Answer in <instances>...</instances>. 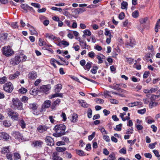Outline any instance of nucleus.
Segmentation results:
<instances>
[{"label": "nucleus", "mask_w": 160, "mask_h": 160, "mask_svg": "<svg viewBox=\"0 0 160 160\" xmlns=\"http://www.w3.org/2000/svg\"><path fill=\"white\" fill-rule=\"evenodd\" d=\"M146 112V109L145 108L143 109H140L138 110V112L141 114H143Z\"/></svg>", "instance_id": "48"}, {"label": "nucleus", "mask_w": 160, "mask_h": 160, "mask_svg": "<svg viewBox=\"0 0 160 160\" xmlns=\"http://www.w3.org/2000/svg\"><path fill=\"white\" fill-rule=\"evenodd\" d=\"M51 9L52 10L57 11H58L60 12H61L62 11V9L60 8H57L56 7H52Z\"/></svg>", "instance_id": "40"}, {"label": "nucleus", "mask_w": 160, "mask_h": 160, "mask_svg": "<svg viewBox=\"0 0 160 160\" xmlns=\"http://www.w3.org/2000/svg\"><path fill=\"white\" fill-rule=\"evenodd\" d=\"M3 124L6 127H9L11 125V123L10 122L7 120L4 121L3 122Z\"/></svg>", "instance_id": "41"}, {"label": "nucleus", "mask_w": 160, "mask_h": 160, "mask_svg": "<svg viewBox=\"0 0 160 160\" xmlns=\"http://www.w3.org/2000/svg\"><path fill=\"white\" fill-rule=\"evenodd\" d=\"M111 91H108L107 90H105L103 92L104 95L105 96H108L111 97H112V96L110 95V94L112 93Z\"/></svg>", "instance_id": "51"}, {"label": "nucleus", "mask_w": 160, "mask_h": 160, "mask_svg": "<svg viewBox=\"0 0 160 160\" xmlns=\"http://www.w3.org/2000/svg\"><path fill=\"white\" fill-rule=\"evenodd\" d=\"M51 87L50 85H47L42 86L40 88L41 92L48 94L49 93V91L50 90Z\"/></svg>", "instance_id": "8"}, {"label": "nucleus", "mask_w": 160, "mask_h": 160, "mask_svg": "<svg viewBox=\"0 0 160 160\" xmlns=\"http://www.w3.org/2000/svg\"><path fill=\"white\" fill-rule=\"evenodd\" d=\"M79 42L80 43V45L82 47H83V48H86V42H85L83 40H81V41Z\"/></svg>", "instance_id": "35"}, {"label": "nucleus", "mask_w": 160, "mask_h": 160, "mask_svg": "<svg viewBox=\"0 0 160 160\" xmlns=\"http://www.w3.org/2000/svg\"><path fill=\"white\" fill-rule=\"evenodd\" d=\"M29 30L31 32V35H38V33L36 31L35 28L32 26L31 28H30Z\"/></svg>", "instance_id": "23"}, {"label": "nucleus", "mask_w": 160, "mask_h": 160, "mask_svg": "<svg viewBox=\"0 0 160 160\" xmlns=\"http://www.w3.org/2000/svg\"><path fill=\"white\" fill-rule=\"evenodd\" d=\"M128 3L127 2L123 1L121 3V8L122 9H127Z\"/></svg>", "instance_id": "24"}, {"label": "nucleus", "mask_w": 160, "mask_h": 160, "mask_svg": "<svg viewBox=\"0 0 160 160\" xmlns=\"http://www.w3.org/2000/svg\"><path fill=\"white\" fill-rule=\"evenodd\" d=\"M4 90L7 92L10 93L13 89V87L11 82H8L5 83L3 86Z\"/></svg>", "instance_id": "6"}, {"label": "nucleus", "mask_w": 160, "mask_h": 160, "mask_svg": "<svg viewBox=\"0 0 160 160\" xmlns=\"http://www.w3.org/2000/svg\"><path fill=\"white\" fill-rule=\"evenodd\" d=\"M88 118H92V111L90 108H89L88 110Z\"/></svg>", "instance_id": "37"}, {"label": "nucleus", "mask_w": 160, "mask_h": 160, "mask_svg": "<svg viewBox=\"0 0 160 160\" xmlns=\"http://www.w3.org/2000/svg\"><path fill=\"white\" fill-rule=\"evenodd\" d=\"M84 34L87 36H90L91 35V32L89 30L86 29L83 32Z\"/></svg>", "instance_id": "43"}, {"label": "nucleus", "mask_w": 160, "mask_h": 160, "mask_svg": "<svg viewBox=\"0 0 160 160\" xmlns=\"http://www.w3.org/2000/svg\"><path fill=\"white\" fill-rule=\"evenodd\" d=\"M27 58V57L23 54L18 55L15 56L13 58L11 59L10 64L13 66L16 65L18 64L22 61H25Z\"/></svg>", "instance_id": "1"}, {"label": "nucleus", "mask_w": 160, "mask_h": 160, "mask_svg": "<svg viewBox=\"0 0 160 160\" xmlns=\"http://www.w3.org/2000/svg\"><path fill=\"white\" fill-rule=\"evenodd\" d=\"M8 114L12 119L15 120L18 119V114L17 112H14L12 111H8Z\"/></svg>", "instance_id": "9"}, {"label": "nucleus", "mask_w": 160, "mask_h": 160, "mask_svg": "<svg viewBox=\"0 0 160 160\" xmlns=\"http://www.w3.org/2000/svg\"><path fill=\"white\" fill-rule=\"evenodd\" d=\"M37 74L36 72H32L28 74V77L30 79H34L37 77Z\"/></svg>", "instance_id": "18"}, {"label": "nucleus", "mask_w": 160, "mask_h": 160, "mask_svg": "<svg viewBox=\"0 0 160 160\" xmlns=\"http://www.w3.org/2000/svg\"><path fill=\"white\" fill-rule=\"evenodd\" d=\"M78 118V116L77 114L75 113L73 114L72 117L71 121L73 122H76Z\"/></svg>", "instance_id": "26"}, {"label": "nucleus", "mask_w": 160, "mask_h": 160, "mask_svg": "<svg viewBox=\"0 0 160 160\" xmlns=\"http://www.w3.org/2000/svg\"><path fill=\"white\" fill-rule=\"evenodd\" d=\"M98 69V68L97 66L93 67V68L91 70V72L93 74H96L97 72V70Z\"/></svg>", "instance_id": "39"}, {"label": "nucleus", "mask_w": 160, "mask_h": 160, "mask_svg": "<svg viewBox=\"0 0 160 160\" xmlns=\"http://www.w3.org/2000/svg\"><path fill=\"white\" fill-rule=\"evenodd\" d=\"M38 44L40 46H44L45 45H46V42L42 41L41 38H39V39Z\"/></svg>", "instance_id": "36"}, {"label": "nucleus", "mask_w": 160, "mask_h": 160, "mask_svg": "<svg viewBox=\"0 0 160 160\" xmlns=\"http://www.w3.org/2000/svg\"><path fill=\"white\" fill-rule=\"evenodd\" d=\"M11 26L13 28H17L18 27L17 22H12L11 24Z\"/></svg>", "instance_id": "62"}, {"label": "nucleus", "mask_w": 160, "mask_h": 160, "mask_svg": "<svg viewBox=\"0 0 160 160\" xmlns=\"http://www.w3.org/2000/svg\"><path fill=\"white\" fill-rule=\"evenodd\" d=\"M52 160H62V158L58 156V153L56 152H53L52 155Z\"/></svg>", "instance_id": "14"}, {"label": "nucleus", "mask_w": 160, "mask_h": 160, "mask_svg": "<svg viewBox=\"0 0 160 160\" xmlns=\"http://www.w3.org/2000/svg\"><path fill=\"white\" fill-rule=\"evenodd\" d=\"M18 124L22 129L25 128L26 123L23 119L20 120Z\"/></svg>", "instance_id": "22"}, {"label": "nucleus", "mask_w": 160, "mask_h": 160, "mask_svg": "<svg viewBox=\"0 0 160 160\" xmlns=\"http://www.w3.org/2000/svg\"><path fill=\"white\" fill-rule=\"evenodd\" d=\"M6 81H7V78L6 77L4 76L2 78H0V84L4 83Z\"/></svg>", "instance_id": "42"}, {"label": "nucleus", "mask_w": 160, "mask_h": 160, "mask_svg": "<svg viewBox=\"0 0 160 160\" xmlns=\"http://www.w3.org/2000/svg\"><path fill=\"white\" fill-rule=\"evenodd\" d=\"M45 141L47 145L50 146H53L54 145V141L53 139L50 137L48 136L45 138Z\"/></svg>", "instance_id": "10"}, {"label": "nucleus", "mask_w": 160, "mask_h": 160, "mask_svg": "<svg viewBox=\"0 0 160 160\" xmlns=\"http://www.w3.org/2000/svg\"><path fill=\"white\" fill-rule=\"evenodd\" d=\"M95 132H93L91 135L88 136V139L89 140L91 141L92 139L93 138L95 137Z\"/></svg>", "instance_id": "59"}, {"label": "nucleus", "mask_w": 160, "mask_h": 160, "mask_svg": "<svg viewBox=\"0 0 160 160\" xmlns=\"http://www.w3.org/2000/svg\"><path fill=\"white\" fill-rule=\"evenodd\" d=\"M0 137L7 141L10 139V137L8 133L2 132L0 133Z\"/></svg>", "instance_id": "12"}, {"label": "nucleus", "mask_w": 160, "mask_h": 160, "mask_svg": "<svg viewBox=\"0 0 160 160\" xmlns=\"http://www.w3.org/2000/svg\"><path fill=\"white\" fill-rule=\"evenodd\" d=\"M51 105V101L50 100L45 101L42 104L43 108H49Z\"/></svg>", "instance_id": "17"}, {"label": "nucleus", "mask_w": 160, "mask_h": 160, "mask_svg": "<svg viewBox=\"0 0 160 160\" xmlns=\"http://www.w3.org/2000/svg\"><path fill=\"white\" fill-rule=\"evenodd\" d=\"M48 127L44 125H41L39 126L37 128V130L40 133L43 132L47 131Z\"/></svg>", "instance_id": "13"}, {"label": "nucleus", "mask_w": 160, "mask_h": 160, "mask_svg": "<svg viewBox=\"0 0 160 160\" xmlns=\"http://www.w3.org/2000/svg\"><path fill=\"white\" fill-rule=\"evenodd\" d=\"M95 102L97 104H102L104 102V100L102 99L97 98Z\"/></svg>", "instance_id": "50"}, {"label": "nucleus", "mask_w": 160, "mask_h": 160, "mask_svg": "<svg viewBox=\"0 0 160 160\" xmlns=\"http://www.w3.org/2000/svg\"><path fill=\"white\" fill-rule=\"evenodd\" d=\"M56 149L57 150V151L59 152H62L63 151H65L66 148L65 147H57L56 148Z\"/></svg>", "instance_id": "30"}, {"label": "nucleus", "mask_w": 160, "mask_h": 160, "mask_svg": "<svg viewBox=\"0 0 160 160\" xmlns=\"http://www.w3.org/2000/svg\"><path fill=\"white\" fill-rule=\"evenodd\" d=\"M120 153L125 154L126 153V149L125 148H123L119 150Z\"/></svg>", "instance_id": "64"}, {"label": "nucleus", "mask_w": 160, "mask_h": 160, "mask_svg": "<svg viewBox=\"0 0 160 160\" xmlns=\"http://www.w3.org/2000/svg\"><path fill=\"white\" fill-rule=\"evenodd\" d=\"M43 143V142L41 141H36L33 142L32 143V146L34 147H41Z\"/></svg>", "instance_id": "15"}, {"label": "nucleus", "mask_w": 160, "mask_h": 160, "mask_svg": "<svg viewBox=\"0 0 160 160\" xmlns=\"http://www.w3.org/2000/svg\"><path fill=\"white\" fill-rule=\"evenodd\" d=\"M30 93L31 94L36 95L37 94V92L36 90H35L34 89H32L30 91Z\"/></svg>", "instance_id": "55"}, {"label": "nucleus", "mask_w": 160, "mask_h": 160, "mask_svg": "<svg viewBox=\"0 0 160 160\" xmlns=\"http://www.w3.org/2000/svg\"><path fill=\"white\" fill-rule=\"evenodd\" d=\"M10 150H9V147L8 146L4 147L2 149L1 152L2 153L5 154L6 153L9 152Z\"/></svg>", "instance_id": "27"}, {"label": "nucleus", "mask_w": 160, "mask_h": 160, "mask_svg": "<svg viewBox=\"0 0 160 160\" xmlns=\"http://www.w3.org/2000/svg\"><path fill=\"white\" fill-rule=\"evenodd\" d=\"M62 88V85L61 84H58L56 86L55 89V92H58L60 91Z\"/></svg>", "instance_id": "28"}, {"label": "nucleus", "mask_w": 160, "mask_h": 160, "mask_svg": "<svg viewBox=\"0 0 160 160\" xmlns=\"http://www.w3.org/2000/svg\"><path fill=\"white\" fill-rule=\"evenodd\" d=\"M120 87V84H117L116 85L114 86V89L119 91V90L121 89V88L119 87Z\"/></svg>", "instance_id": "63"}, {"label": "nucleus", "mask_w": 160, "mask_h": 160, "mask_svg": "<svg viewBox=\"0 0 160 160\" xmlns=\"http://www.w3.org/2000/svg\"><path fill=\"white\" fill-rule=\"evenodd\" d=\"M14 158L15 159L18 160L20 158V156L19 154L18 153H15L14 154Z\"/></svg>", "instance_id": "53"}, {"label": "nucleus", "mask_w": 160, "mask_h": 160, "mask_svg": "<svg viewBox=\"0 0 160 160\" xmlns=\"http://www.w3.org/2000/svg\"><path fill=\"white\" fill-rule=\"evenodd\" d=\"M158 88L157 86H156L154 88H151L150 89H149L150 93H152L153 92L156 91L158 90Z\"/></svg>", "instance_id": "57"}, {"label": "nucleus", "mask_w": 160, "mask_h": 160, "mask_svg": "<svg viewBox=\"0 0 160 160\" xmlns=\"http://www.w3.org/2000/svg\"><path fill=\"white\" fill-rule=\"evenodd\" d=\"M45 37L46 38H48L51 40H53L55 39L56 38L55 37L53 36L51 34L47 33L45 34Z\"/></svg>", "instance_id": "20"}, {"label": "nucleus", "mask_w": 160, "mask_h": 160, "mask_svg": "<svg viewBox=\"0 0 160 160\" xmlns=\"http://www.w3.org/2000/svg\"><path fill=\"white\" fill-rule=\"evenodd\" d=\"M103 139L107 142H109L110 141V139L108 136L104 135H103Z\"/></svg>", "instance_id": "58"}, {"label": "nucleus", "mask_w": 160, "mask_h": 160, "mask_svg": "<svg viewBox=\"0 0 160 160\" xmlns=\"http://www.w3.org/2000/svg\"><path fill=\"white\" fill-rule=\"evenodd\" d=\"M27 92V89L24 88L22 87L21 88L19 89L18 90V92L24 94L26 93Z\"/></svg>", "instance_id": "34"}, {"label": "nucleus", "mask_w": 160, "mask_h": 160, "mask_svg": "<svg viewBox=\"0 0 160 160\" xmlns=\"http://www.w3.org/2000/svg\"><path fill=\"white\" fill-rule=\"evenodd\" d=\"M76 152L77 154L80 156L84 155V152L81 150H77Z\"/></svg>", "instance_id": "49"}, {"label": "nucleus", "mask_w": 160, "mask_h": 160, "mask_svg": "<svg viewBox=\"0 0 160 160\" xmlns=\"http://www.w3.org/2000/svg\"><path fill=\"white\" fill-rule=\"evenodd\" d=\"M2 52L5 56L8 57L14 53L13 51L9 46H5L2 48Z\"/></svg>", "instance_id": "4"}, {"label": "nucleus", "mask_w": 160, "mask_h": 160, "mask_svg": "<svg viewBox=\"0 0 160 160\" xmlns=\"http://www.w3.org/2000/svg\"><path fill=\"white\" fill-rule=\"evenodd\" d=\"M65 129L66 126L63 124L57 125L55 126L54 128V130L55 132H59L63 135L65 134Z\"/></svg>", "instance_id": "3"}, {"label": "nucleus", "mask_w": 160, "mask_h": 160, "mask_svg": "<svg viewBox=\"0 0 160 160\" xmlns=\"http://www.w3.org/2000/svg\"><path fill=\"white\" fill-rule=\"evenodd\" d=\"M108 160H116L115 155L114 153L110 154L108 158Z\"/></svg>", "instance_id": "31"}, {"label": "nucleus", "mask_w": 160, "mask_h": 160, "mask_svg": "<svg viewBox=\"0 0 160 160\" xmlns=\"http://www.w3.org/2000/svg\"><path fill=\"white\" fill-rule=\"evenodd\" d=\"M56 60L54 58H52L50 61V63L55 68H57V66L55 64V62H56Z\"/></svg>", "instance_id": "45"}, {"label": "nucleus", "mask_w": 160, "mask_h": 160, "mask_svg": "<svg viewBox=\"0 0 160 160\" xmlns=\"http://www.w3.org/2000/svg\"><path fill=\"white\" fill-rule=\"evenodd\" d=\"M29 108L32 110L33 113L35 115L38 114L39 112L37 110L38 107V104L35 103H33L29 104Z\"/></svg>", "instance_id": "7"}, {"label": "nucleus", "mask_w": 160, "mask_h": 160, "mask_svg": "<svg viewBox=\"0 0 160 160\" xmlns=\"http://www.w3.org/2000/svg\"><path fill=\"white\" fill-rule=\"evenodd\" d=\"M64 154L66 155V157L68 158H71L72 156L71 155V153L69 152H65Z\"/></svg>", "instance_id": "61"}, {"label": "nucleus", "mask_w": 160, "mask_h": 160, "mask_svg": "<svg viewBox=\"0 0 160 160\" xmlns=\"http://www.w3.org/2000/svg\"><path fill=\"white\" fill-rule=\"evenodd\" d=\"M14 109L21 110L23 109L22 103L17 98H14L12 100Z\"/></svg>", "instance_id": "2"}, {"label": "nucleus", "mask_w": 160, "mask_h": 160, "mask_svg": "<svg viewBox=\"0 0 160 160\" xmlns=\"http://www.w3.org/2000/svg\"><path fill=\"white\" fill-rule=\"evenodd\" d=\"M122 126V124H120L118 125H117L116 126V128H114V129L118 131H121L122 129H121V127Z\"/></svg>", "instance_id": "44"}, {"label": "nucleus", "mask_w": 160, "mask_h": 160, "mask_svg": "<svg viewBox=\"0 0 160 160\" xmlns=\"http://www.w3.org/2000/svg\"><path fill=\"white\" fill-rule=\"evenodd\" d=\"M20 74V73L18 71H17L15 73L11 74L9 77L10 80H13L16 78Z\"/></svg>", "instance_id": "16"}, {"label": "nucleus", "mask_w": 160, "mask_h": 160, "mask_svg": "<svg viewBox=\"0 0 160 160\" xmlns=\"http://www.w3.org/2000/svg\"><path fill=\"white\" fill-rule=\"evenodd\" d=\"M136 45L135 40L132 38L126 39L125 42L126 47L128 48H132Z\"/></svg>", "instance_id": "5"}, {"label": "nucleus", "mask_w": 160, "mask_h": 160, "mask_svg": "<svg viewBox=\"0 0 160 160\" xmlns=\"http://www.w3.org/2000/svg\"><path fill=\"white\" fill-rule=\"evenodd\" d=\"M125 17V14L124 12H121L119 15L118 18L119 19L122 20Z\"/></svg>", "instance_id": "60"}, {"label": "nucleus", "mask_w": 160, "mask_h": 160, "mask_svg": "<svg viewBox=\"0 0 160 160\" xmlns=\"http://www.w3.org/2000/svg\"><path fill=\"white\" fill-rule=\"evenodd\" d=\"M60 102V99L58 98L57 99L56 101H54L53 102L52 106V108L53 109L56 106L59 105Z\"/></svg>", "instance_id": "21"}, {"label": "nucleus", "mask_w": 160, "mask_h": 160, "mask_svg": "<svg viewBox=\"0 0 160 160\" xmlns=\"http://www.w3.org/2000/svg\"><path fill=\"white\" fill-rule=\"evenodd\" d=\"M31 5L32 6L37 8H40V5L39 3H32Z\"/></svg>", "instance_id": "56"}, {"label": "nucleus", "mask_w": 160, "mask_h": 160, "mask_svg": "<svg viewBox=\"0 0 160 160\" xmlns=\"http://www.w3.org/2000/svg\"><path fill=\"white\" fill-rule=\"evenodd\" d=\"M12 136L14 137L15 138L18 140H22V136L21 134L19 132H13L12 133Z\"/></svg>", "instance_id": "11"}, {"label": "nucleus", "mask_w": 160, "mask_h": 160, "mask_svg": "<svg viewBox=\"0 0 160 160\" xmlns=\"http://www.w3.org/2000/svg\"><path fill=\"white\" fill-rule=\"evenodd\" d=\"M158 105L157 102H151L149 104L150 108H152L153 107L156 106Z\"/></svg>", "instance_id": "32"}, {"label": "nucleus", "mask_w": 160, "mask_h": 160, "mask_svg": "<svg viewBox=\"0 0 160 160\" xmlns=\"http://www.w3.org/2000/svg\"><path fill=\"white\" fill-rule=\"evenodd\" d=\"M88 56L91 58H93L95 55V53L93 52H90L88 54Z\"/></svg>", "instance_id": "54"}, {"label": "nucleus", "mask_w": 160, "mask_h": 160, "mask_svg": "<svg viewBox=\"0 0 160 160\" xmlns=\"http://www.w3.org/2000/svg\"><path fill=\"white\" fill-rule=\"evenodd\" d=\"M92 64V63L91 62H87L86 65L83 68L85 70H87L88 71L91 68Z\"/></svg>", "instance_id": "19"}, {"label": "nucleus", "mask_w": 160, "mask_h": 160, "mask_svg": "<svg viewBox=\"0 0 160 160\" xmlns=\"http://www.w3.org/2000/svg\"><path fill=\"white\" fill-rule=\"evenodd\" d=\"M148 20V18L147 17H145L143 18H142L140 20V22L141 24H143L145 23Z\"/></svg>", "instance_id": "47"}, {"label": "nucleus", "mask_w": 160, "mask_h": 160, "mask_svg": "<svg viewBox=\"0 0 160 160\" xmlns=\"http://www.w3.org/2000/svg\"><path fill=\"white\" fill-rule=\"evenodd\" d=\"M132 16L134 18H138L139 16V12L138 10H135L132 13Z\"/></svg>", "instance_id": "33"}, {"label": "nucleus", "mask_w": 160, "mask_h": 160, "mask_svg": "<svg viewBox=\"0 0 160 160\" xmlns=\"http://www.w3.org/2000/svg\"><path fill=\"white\" fill-rule=\"evenodd\" d=\"M80 103L82 104V106L84 108H88L89 106V104L87 103L83 100H81L80 102Z\"/></svg>", "instance_id": "29"}, {"label": "nucleus", "mask_w": 160, "mask_h": 160, "mask_svg": "<svg viewBox=\"0 0 160 160\" xmlns=\"http://www.w3.org/2000/svg\"><path fill=\"white\" fill-rule=\"evenodd\" d=\"M97 58L98 59V64L102 63L103 62V61L102 60V59H103V58H101V56L99 55H97Z\"/></svg>", "instance_id": "46"}, {"label": "nucleus", "mask_w": 160, "mask_h": 160, "mask_svg": "<svg viewBox=\"0 0 160 160\" xmlns=\"http://www.w3.org/2000/svg\"><path fill=\"white\" fill-rule=\"evenodd\" d=\"M141 102H134L130 103L128 104V106L130 107H133L135 106H138L139 105H141Z\"/></svg>", "instance_id": "25"}, {"label": "nucleus", "mask_w": 160, "mask_h": 160, "mask_svg": "<svg viewBox=\"0 0 160 160\" xmlns=\"http://www.w3.org/2000/svg\"><path fill=\"white\" fill-rule=\"evenodd\" d=\"M6 157L7 159L8 160H12V155L11 154L8 152V153L6 155Z\"/></svg>", "instance_id": "52"}, {"label": "nucleus", "mask_w": 160, "mask_h": 160, "mask_svg": "<svg viewBox=\"0 0 160 160\" xmlns=\"http://www.w3.org/2000/svg\"><path fill=\"white\" fill-rule=\"evenodd\" d=\"M76 10L77 11V12L78 14L82 13L83 12L85 11V9L84 8H78L76 9Z\"/></svg>", "instance_id": "38"}]
</instances>
